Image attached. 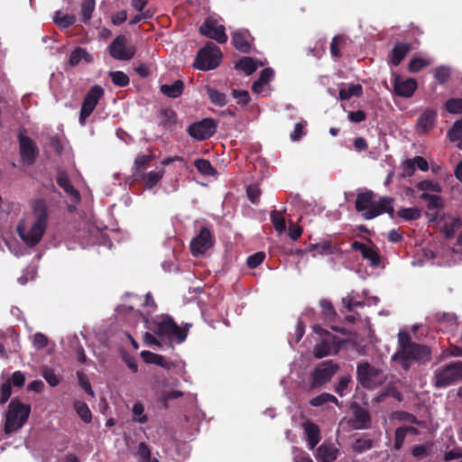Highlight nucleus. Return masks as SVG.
<instances>
[{"instance_id":"obj_27","label":"nucleus","mask_w":462,"mask_h":462,"mask_svg":"<svg viewBox=\"0 0 462 462\" xmlns=\"http://www.w3.org/2000/svg\"><path fill=\"white\" fill-rule=\"evenodd\" d=\"M165 170L163 168H156L143 175L144 186L148 189L154 187L163 177Z\"/></svg>"},{"instance_id":"obj_42","label":"nucleus","mask_w":462,"mask_h":462,"mask_svg":"<svg viewBox=\"0 0 462 462\" xmlns=\"http://www.w3.org/2000/svg\"><path fill=\"white\" fill-rule=\"evenodd\" d=\"M135 456L140 462H153V458H151V450L143 442L139 443Z\"/></svg>"},{"instance_id":"obj_2","label":"nucleus","mask_w":462,"mask_h":462,"mask_svg":"<svg viewBox=\"0 0 462 462\" xmlns=\"http://www.w3.org/2000/svg\"><path fill=\"white\" fill-rule=\"evenodd\" d=\"M399 347L392 356V361L408 370L414 362H426L430 357L429 347L411 342L406 332L398 334Z\"/></svg>"},{"instance_id":"obj_13","label":"nucleus","mask_w":462,"mask_h":462,"mask_svg":"<svg viewBox=\"0 0 462 462\" xmlns=\"http://www.w3.org/2000/svg\"><path fill=\"white\" fill-rule=\"evenodd\" d=\"M337 370V365L332 361H327L319 365L312 375L313 386L323 384L330 380Z\"/></svg>"},{"instance_id":"obj_1","label":"nucleus","mask_w":462,"mask_h":462,"mask_svg":"<svg viewBox=\"0 0 462 462\" xmlns=\"http://www.w3.org/2000/svg\"><path fill=\"white\" fill-rule=\"evenodd\" d=\"M48 208L43 200L32 203V211L18 223L16 232L28 246H35L43 237L48 226Z\"/></svg>"},{"instance_id":"obj_41","label":"nucleus","mask_w":462,"mask_h":462,"mask_svg":"<svg viewBox=\"0 0 462 462\" xmlns=\"http://www.w3.org/2000/svg\"><path fill=\"white\" fill-rule=\"evenodd\" d=\"M133 420L138 423H145L147 416L144 413V407L141 402H135L132 408Z\"/></svg>"},{"instance_id":"obj_30","label":"nucleus","mask_w":462,"mask_h":462,"mask_svg":"<svg viewBox=\"0 0 462 462\" xmlns=\"http://www.w3.org/2000/svg\"><path fill=\"white\" fill-rule=\"evenodd\" d=\"M435 119L436 113L432 110H427L420 116L418 126L421 131L427 132L432 128Z\"/></svg>"},{"instance_id":"obj_25","label":"nucleus","mask_w":462,"mask_h":462,"mask_svg":"<svg viewBox=\"0 0 462 462\" xmlns=\"http://www.w3.org/2000/svg\"><path fill=\"white\" fill-rule=\"evenodd\" d=\"M262 66H263V62L251 57H244L236 63V68L243 70L246 75H251Z\"/></svg>"},{"instance_id":"obj_46","label":"nucleus","mask_w":462,"mask_h":462,"mask_svg":"<svg viewBox=\"0 0 462 462\" xmlns=\"http://www.w3.org/2000/svg\"><path fill=\"white\" fill-rule=\"evenodd\" d=\"M272 222L274 226L275 230L282 234L286 229V223L284 217L281 215V213L273 212L271 215Z\"/></svg>"},{"instance_id":"obj_47","label":"nucleus","mask_w":462,"mask_h":462,"mask_svg":"<svg viewBox=\"0 0 462 462\" xmlns=\"http://www.w3.org/2000/svg\"><path fill=\"white\" fill-rule=\"evenodd\" d=\"M328 402L337 403V400L334 395L326 393L311 399L310 402L312 406H320Z\"/></svg>"},{"instance_id":"obj_45","label":"nucleus","mask_w":462,"mask_h":462,"mask_svg":"<svg viewBox=\"0 0 462 462\" xmlns=\"http://www.w3.org/2000/svg\"><path fill=\"white\" fill-rule=\"evenodd\" d=\"M398 215L406 220H415L420 217L421 213L418 208H402Z\"/></svg>"},{"instance_id":"obj_17","label":"nucleus","mask_w":462,"mask_h":462,"mask_svg":"<svg viewBox=\"0 0 462 462\" xmlns=\"http://www.w3.org/2000/svg\"><path fill=\"white\" fill-rule=\"evenodd\" d=\"M19 143H20V154L22 160L26 164H32L35 161V158L38 154V149L34 143V142L29 137L20 134L19 135Z\"/></svg>"},{"instance_id":"obj_5","label":"nucleus","mask_w":462,"mask_h":462,"mask_svg":"<svg viewBox=\"0 0 462 462\" xmlns=\"http://www.w3.org/2000/svg\"><path fill=\"white\" fill-rule=\"evenodd\" d=\"M356 377L359 383L369 390L375 389L385 381L384 373L366 362L357 365Z\"/></svg>"},{"instance_id":"obj_52","label":"nucleus","mask_w":462,"mask_h":462,"mask_svg":"<svg viewBox=\"0 0 462 462\" xmlns=\"http://www.w3.org/2000/svg\"><path fill=\"white\" fill-rule=\"evenodd\" d=\"M342 304L348 310H352L355 307H361L365 305L363 301L356 300L352 294H348L344 297L342 299Z\"/></svg>"},{"instance_id":"obj_50","label":"nucleus","mask_w":462,"mask_h":462,"mask_svg":"<svg viewBox=\"0 0 462 462\" xmlns=\"http://www.w3.org/2000/svg\"><path fill=\"white\" fill-rule=\"evenodd\" d=\"M42 376L51 387H55L60 383V378L52 369L44 368L42 370Z\"/></svg>"},{"instance_id":"obj_26","label":"nucleus","mask_w":462,"mask_h":462,"mask_svg":"<svg viewBox=\"0 0 462 462\" xmlns=\"http://www.w3.org/2000/svg\"><path fill=\"white\" fill-rule=\"evenodd\" d=\"M183 87V82L178 79L171 84L162 85L161 92L168 97L176 98L182 94Z\"/></svg>"},{"instance_id":"obj_51","label":"nucleus","mask_w":462,"mask_h":462,"mask_svg":"<svg viewBox=\"0 0 462 462\" xmlns=\"http://www.w3.org/2000/svg\"><path fill=\"white\" fill-rule=\"evenodd\" d=\"M110 77L113 83L116 86L125 87L129 83L128 77L122 71L110 72Z\"/></svg>"},{"instance_id":"obj_62","label":"nucleus","mask_w":462,"mask_h":462,"mask_svg":"<svg viewBox=\"0 0 462 462\" xmlns=\"http://www.w3.org/2000/svg\"><path fill=\"white\" fill-rule=\"evenodd\" d=\"M306 126V122L301 121L295 125L293 132L291 134V139L292 141H298L304 134L303 128Z\"/></svg>"},{"instance_id":"obj_36","label":"nucleus","mask_w":462,"mask_h":462,"mask_svg":"<svg viewBox=\"0 0 462 462\" xmlns=\"http://www.w3.org/2000/svg\"><path fill=\"white\" fill-rule=\"evenodd\" d=\"M74 409L79 417L85 422L89 423L92 420V413L88 406L82 402L77 401L74 402Z\"/></svg>"},{"instance_id":"obj_48","label":"nucleus","mask_w":462,"mask_h":462,"mask_svg":"<svg viewBox=\"0 0 462 462\" xmlns=\"http://www.w3.org/2000/svg\"><path fill=\"white\" fill-rule=\"evenodd\" d=\"M431 448H432L431 444L415 446L411 450V454L415 457H419V458L426 457L430 455V453L431 451Z\"/></svg>"},{"instance_id":"obj_14","label":"nucleus","mask_w":462,"mask_h":462,"mask_svg":"<svg viewBox=\"0 0 462 462\" xmlns=\"http://www.w3.org/2000/svg\"><path fill=\"white\" fill-rule=\"evenodd\" d=\"M213 245L210 232L203 228L199 234L191 241L190 248L194 255L203 254Z\"/></svg>"},{"instance_id":"obj_37","label":"nucleus","mask_w":462,"mask_h":462,"mask_svg":"<svg viewBox=\"0 0 462 462\" xmlns=\"http://www.w3.org/2000/svg\"><path fill=\"white\" fill-rule=\"evenodd\" d=\"M448 136L451 142H457V146L462 150V119L454 124Z\"/></svg>"},{"instance_id":"obj_39","label":"nucleus","mask_w":462,"mask_h":462,"mask_svg":"<svg viewBox=\"0 0 462 462\" xmlns=\"http://www.w3.org/2000/svg\"><path fill=\"white\" fill-rule=\"evenodd\" d=\"M438 193L434 194H429V193H422L421 198L428 202V208L430 209H438L442 208L443 200L441 197L437 195Z\"/></svg>"},{"instance_id":"obj_34","label":"nucleus","mask_w":462,"mask_h":462,"mask_svg":"<svg viewBox=\"0 0 462 462\" xmlns=\"http://www.w3.org/2000/svg\"><path fill=\"white\" fill-rule=\"evenodd\" d=\"M373 199V193L372 192H365L359 194L356 200V208L359 212H365V209H368L369 207H371L372 203L374 202L372 200Z\"/></svg>"},{"instance_id":"obj_54","label":"nucleus","mask_w":462,"mask_h":462,"mask_svg":"<svg viewBox=\"0 0 462 462\" xmlns=\"http://www.w3.org/2000/svg\"><path fill=\"white\" fill-rule=\"evenodd\" d=\"M446 108L449 113L460 114L462 113V99H449L446 103Z\"/></svg>"},{"instance_id":"obj_4","label":"nucleus","mask_w":462,"mask_h":462,"mask_svg":"<svg viewBox=\"0 0 462 462\" xmlns=\"http://www.w3.org/2000/svg\"><path fill=\"white\" fill-rule=\"evenodd\" d=\"M30 412V405L24 404L19 400H12L5 415V433L9 434L20 430L28 420Z\"/></svg>"},{"instance_id":"obj_56","label":"nucleus","mask_w":462,"mask_h":462,"mask_svg":"<svg viewBox=\"0 0 462 462\" xmlns=\"http://www.w3.org/2000/svg\"><path fill=\"white\" fill-rule=\"evenodd\" d=\"M322 313L328 319H332L335 316V310L330 301L327 300H321L319 302Z\"/></svg>"},{"instance_id":"obj_9","label":"nucleus","mask_w":462,"mask_h":462,"mask_svg":"<svg viewBox=\"0 0 462 462\" xmlns=\"http://www.w3.org/2000/svg\"><path fill=\"white\" fill-rule=\"evenodd\" d=\"M462 379V362L458 361L447 365L436 374V385L446 387Z\"/></svg>"},{"instance_id":"obj_21","label":"nucleus","mask_w":462,"mask_h":462,"mask_svg":"<svg viewBox=\"0 0 462 462\" xmlns=\"http://www.w3.org/2000/svg\"><path fill=\"white\" fill-rule=\"evenodd\" d=\"M235 47L241 52H248L251 49L252 37L247 30H238L232 35Z\"/></svg>"},{"instance_id":"obj_11","label":"nucleus","mask_w":462,"mask_h":462,"mask_svg":"<svg viewBox=\"0 0 462 462\" xmlns=\"http://www.w3.org/2000/svg\"><path fill=\"white\" fill-rule=\"evenodd\" d=\"M199 31L204 36L214 39L219 43H224L227 40L224 25L219 24L215 19L210 17L205 20Z\"/></svg>"},{"instance_id":"obj_60","label":"nucleus","mask_w":462,"mask_h":462,"mask_svg":"<svg viewBox=\"0 0 462 462\" xmlns=\"http://www.w3.org/2000/svg\"><path fill=\"white\" fill-rule=\"evenodd\" d=\"M263 259H264V254H263V253H256L254 254L250 255L247 258V264L251 268H255L259 264L262 263Z\"/></svg>"},{"instance_id":"obj_15","label":"nucleus","mask_w":462,"mask_h":462,"mask_svg":"<svg viewBox=\"0 0 462 462\" xmlns=\"http://www.w3.org/2000/svg\"><path fill=\"white\" fill-rule=\"evenodd\" d=\"M393 199L390 197H383L380 199L377 202H373L371 207L363 213V217L365 219H372L375 217L379 216L383 212H388L390 214L393 213V208L392 206Z\"/></svg>"},{"instance_id":"obj_24","label":"nucleus","mask_w":462,"mask_h":462,"mask_svg":"<svg viewBox=\"0 0 462 462\" xmlns=\"http://www.w3.org/2000/svg\"><path fill=\"white\" fill-rule=\"evenodd\" d=\"M141 357L145 363L154 364L166 369H171L172 363L165 359L162 356L150 351H142Z\"/></svg>"},{"instance_id":"obj_38","label":"nucleus","mask_w":462,"mask_h":462,"mask_svg":"<svg viewBox=\"0 0 462 462\" xmlns=\"http://www.w3.org/2000/svg\"><path fill=\"white\" fill-rule=\"evenodd\" d=\"M207 94L210 101L218 106H224L227 103L226 96L212 88H207Z\"/></svg>"},{"instance_id":"obj_59","label":"nucleus","mask_w":462,"mask_h":462,"mask_svg":"<svg viewBox=\"0 0 462 462\" xmlns=\"http://www.w3.org/2000/svg\"><path fill=\"white\" fill-rule=\"evenodd\" d=\"M372 443L369 439H357L353 445V449L356 452H363L365 450H367L371 448Z\"/></svg>"},{"instance_id":"obj_61","label":"nucleus","mask_w":462,"mask_h":462,"mask_svg":"<svg viewBox=\"0 0 462 462\" xmlns=\"http://www.w3.org/2000/svg\"><path fill=\"white\" fill-rule=\"evenodd\" d=\"M460 226V221L457 218H449V222L445 224V233L447 236H451L454 230Z\"/></svg>"},{"instance_id":"obj_23","label":"nucleus","mask_w":462,"mask_h":462,"mask_svg":"<svg viewBox=\"0 0 462 462\" xmlns=\"http://www.w3.org/2000/svg\"><path fill=\"white\" fill-rule=\"evenodd\" d=\"M302 427L304 430L306 439L308 441V446H309L310 449H313L314 447L320 440L319 428L316 424H314L310 421L304 422Z\"/></svg>"},{"instance_id":"obj_58","label":"nucleus","mask_w":462,"mask_h":462,"mask_svg":"<svg viewBox=\"0 0 462 462\" xmlns=\"http://www.w3.org/2000/svg\"><path fill=\"white\" fill-rule=\"evenodd\" d=\"M391 418L393 420H399L402 421H407V422H411V423H418V420L412 414L406 413V412H401V411L394 412L391 415Z\"/></svg>"},{"instance_id":"obj_49","label":"nucleus","mask_w":462,"mask_h":462,"mask_svg":"<svg viewBox=\"0 0 462 462\" xmlns=\"http://www.w3.org/2000/svg\"><path fill=\"white\" fill-rule=\"evenodd\" d=\"M449 76L450 69L448 67L440 66L435 69L434 77L436 80L440 84L445 83L448 79Z\"/></svg>"},{"instance_id":"obj_55","label":"nucleus","mask_w":462,"mask_h":462,"mask_svg":"<svg viewBox=\"0 0 462 462\" xmlns=\"http://www.w3.org/2000/svg\"><path fill=\"white\" fill-rule=\"evenodd\" d=\"M12 394V388L10 381L5 382L2 384L0 390V404H4L8 401Z\"/></svg>"},{"instance_id":"obj_18","label":"nucleus","mask_w":462,"mask_h":462,"mask_svg":"<svg viewBox=\"0 0 462 462\" xmlns=\"http://www.w3.org/2000/svg\"><path fill=\"white\" fill-rule=\"evenodd\" d=\"M352 424L356 430L368 429L371 425V417L368 411L358 405H354Z\"/></svg>"},{"instance_id":"obj_53","label":"nucleus","mask_w":462,"mask_h":462,"mask_svg":"<svg viewBox=\"0 0 462 462\" xmlns=\"http://www.w3.org/2000/svg\"><path fill=\"white\" fill-rule=\"evenodd\" d=\"M232 96L236 100L238 105L245 106L247 105L250 101L249 93L245 90L233 89Z\"/></svg>"},{"instance_id":"obj_28","label":"nucleus","mask_w":462,"mask_h":462,"mask_svg":"<svg viewBox=\"0 0 462 462\" xmlns=\"http://www.w3.org/2000/svg\"><path fill=\"white\" fill-rule=\"evenodd\" d=\"M58 184L64 189V191L69 195L73 200L78 201L79 199V193L70 184L69 180L64 173H60L57 178Z\"/></svg>"},{"instance_id":"obj_20","label":"nucleus","mask_w":462,"mask_h":462,"mask_svg":"<svg viewBox=\"0 0 462 462\" xmlns=\"http://www.w3.org/2000/svg\"><path fill=\"white\" fill-rule=\"evenodd\" d=\"M351 246L353 249L359 251L362 256L368 260L373 267H378L380 265V256L373 247L357 241L352 243Z\"/></svg>"},{"instance_id":"obj_12","label":"nucleus","mask_w":462,"mask_h":462,"mask_svg":"<svg viewBox=\"0 0 462 462\" xmlns=\"http://www.w3.org/2000/svg\"><path fill=\"white\" fill-rule=\"evenodd\" d=\"M217 125L213 119L206 118L191 125L189 134L197 140H205L212 136L216 132Z\"/></svg>"},{"instance_id":"obj_8","label":"nucleus","mask_w":462,"mask_h":462,"mask_svg":"<svg viewBox=\"0 0 462 462\" xmlns=\"http://www.w3.org/2000/svg\"><path fill=\"white\" fill-rule=\"evenodd\" d=\"M110 55L119 60H128L135 53V48L124 35H119L109 45Z\"/></svg>"},{"instance_id":"obj_44","label":"nucleus","mask_w":462,"mask_h":462,"mask_svg":"<svg viewBox=\"0 0 462 462\" xmlns=\"http://www.w3.org/2000/svg\"><path fill=\"white\" fill-rule=\"evenodd\" d=\"M431 64V60L429 59H423V58H414L411 60L409 64V70L411 72H418L423 68L429 66Z\"/></svg>"},{"instance_id":"obj_35","label":"nucleus","mask_w":462,"mask_h":462,"mask_svg":"<svg viewBox=\"0 0 462 462\" xmlns=\"http://www.w3.org/2000/svg\"><path fill=\"white\" fill-rule=\"evenodd\" d=\"M417 188L419 190L422 191V193L430 194V192L440 193L442 191V188L439 183L430 180L420 181L417 184Z\"/></svg>"},{"instance_id":"obj_19","label":"nucleus","mask_w":462,"mask_h":462,"mask_svg":"<svg viewBox=\"0 0 462 462\" xmlns=\"http://www.w3.org/2000/svg\"><path fill=\"white\" fill-rule=\"evenodd\" d=\"M417 88V82L413 79L396 78L394 82V90L397 95L404 97H410Z\"/></svg>"},{"instance_id":"obj_63","label":"nucleus","mask_w":462,"mask_h":462,"mask_svg":"<svg viewBox=\"0 0 462 462\" xmlns=\"http://www.w3.org/2000/svg\"><path fill=\"white\" fill-rule=\"evenodd\" d=\"M402 169L403 176H411L415 171L414 161L407 159L402 162Z\"/></svg>"},{"instance_id":"obj_43","label":"nucleus","mask_w":462,"mask_h":462,"mask_svg":"<svg viewBox=\"0 0 462 462\" xmlns=\"http://www.w3.org/2000/svg\"><path fill=\"white\" fill-rule=\"evenodd\" d=\"M94 9H95V1L94 0H82L81 14H82V19L85 23H87L90 20Z\"/></svg>"},{"instance_id":"obj_29","label":"nucleus","mask_w":462,"mask_h":462,"mask_svg":"<svg viewBox=\"0 0 462 462\" xmlns=\"http://www.w3.org/2000/svg\"><path fill=\"white\" fill-rule=\"evenodd\" d=\"M363 92L362 86L359 84H350L343 86L339 89V98L341 100H348L352 97H359Z\"/></svg>"},{"instance_id":"obj_7","label":"nucleus","mask_w":462,"mask_h":462,"mask_svg":"<svg viewBox=\"0 0 462 462\" xmlns=\"http://www.w3.org/2000/svg\"><path fill=\"white\" fill-rule=\"evenodd\" d=\"M221 58L220 49L209 42L199 51L194 66L200 70H210L219 65Z\"/></svg>"},{"instance_id":"obj_57","label":"nucleus","mask_w":462,"mask_h":462,"mask_svg":"<svg viewBox=\"0 0 462 462\" xmlns=\"http://www.w3.org/2000/svg\"><path fill=\"white\" fill-rule=\"evenodd\" d=\"M406 435L404 428L400 427L396 430L393 445L395 449H400L402 447Z\"/></svg>"},{"instance_id":"obj_64","label":"nucleus","mask_w":462,"mask_h":462,"mask_svg":"<svg viewBox=\"0 0 462 462\" xmlns=\"http://www.w3.org/2000/svg\"><path fill=\"white\" fill-rule=\"evenodd\" d=\"M294 462H313L310 457L301 449L295 448L293 453Z\"/></svg>"},{"instance_id":"obj_3","label":"nucleus","mask_w":462,"mask_h":462,"mask_svg":"<svg viewBox=\"0 0 462 462\" xmlns=\"http://www.w3.org/2000/svg\"><path fill=\"white\" fill-rule=\"evenodd\" d=\"M155 333L162 338L169 341L182 343L187 337L188 328H181L176 325L173 319L168 315H160L153 319Z\"/></svg>"},{"instance_id":"obj_33","label":"nucleus","mask_w":462,"mask_h":462,"mask_svg":"<svg viewBox=\"0 0 462 462\" xmlns=\"http://www.w3.org/2000/svg\"><path fill=\"white\" fill-rule=\"evenodd\" d=\"M53 21L60 28L66 29L74 24L76 20L73 15L57 11L53 16Z\"/></svg>"},{"instance_id":"obj_31","label":"nucleus","mask_w":462,"mask_h":462,"mask_svg":"<svg viewBox=\"0 0 462 462\" xmlns=\"http://www.w3.org/2000/svg\"><path fill=\"white\" fill-rule=\"evenodd\" d=\"M82 60H84V61H86L88 63L91 62L92 61V57H91L90 54H88L86 50H84V49H82L80 47H78L70 54L69 64L71 66H77Z\"/></svg>"},{"instance_id":"obj_32","label":"nucleus","mask_w":462,"mask_h":462,"mask_svg":"<svg viewBox=\"0 0 462 462\" xmlns=\"http://www.w3.org/2000/svg\"><path fill=\"white\" fill-rule=\"evenodd\" d=\"M409 50H410V46L408 44H405V43L397 44L393 50V53H392V57H391V63L394 66L399 65L400 62L405 57V55L407 54V52L409 51Z\"/></svg>"},{"instance_id":"obj_16","label":"nucleus","mask_w":462,"mask_h":462,"mask_svg":"<svg viewBox=\"0 0 462 462\" xmlns=\"http://www.w3.org/2000/svg\"><path fill=\"white\" fill-rule=\"evenodd\" d=\"M5 346L8 347L9 351H19L18 337L11 328L5 332H0V357L3 359L8 358Z\"/></svg>"},{"instance_id":"obj_10","label":"nucleus","mask_w":462,"mask_h":462,"mask_svg":"<svg viewBox=\"0 0 462 462\" xmlns=\"http://www.w3.org/2000/svg\"><path fill=\"white\" fill-rule=\"evenodd\" d=\"M104 94V90L100 86H94L86 95L81 111L79 116V122L81 125H84V121L87 117H88L95 107L97 106L99 99Z\"/></svg>"},{"instance_id":"obj_40","label":"nucleus","mask_w":462,"mask_h":462,"mask_svg":"<svg viewBox=\"0 0 462 462\" xmlns=\"http://www.w3.org/2000/svg\"><path fill=\"white\" fill-rule=\"evenodd\" d=\"M195 166L198 171L206 176H213L216 171L208 160L198 159L195 161Z\"/></svg>"},{"instance_id":"obj_22","label":"nucleus","mask_w":462,"mask_h":462,"mask_svg":"<svg viewBox=\"0 0 462 462\" xmlns=\"http://www.w3.org/2000/svg\"><path fill=\"white\" fill-rule=\"evenodd\" d=\"M337 449L327 443L321 444L315 454L318 462H335Z\"/></svg>"},{"instance_id":"obj_6","label":"nucleus","mask_w":462,"mask_h":462,"mask_svg":"<svg viewBox=\"0 0 462 462\" xmlns=\"http://www.w3.org/2000/svg\"><path fill=\"white\" fill-rule=\"evenodd\" d=\"M314 330L320 336L321 339V342L319 343L313 350L315 357L322 358L329 355H335L338 352L340 345L343 342L341 339L337 338L328 331L323 330L319 326H315Z\"/></svg>"}]
</instances>
